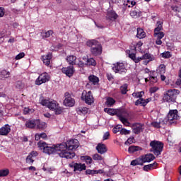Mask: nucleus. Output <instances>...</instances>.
I'll use <instances>...</instances> for the list:
<instances>
[{
	"label": "nucleus",
	"instance_id": "f257e3e1",
	"mask_svg": "<svg viewBox=\"0 0 181 181\" xmlns=\"http://www.w3.org/2000/svg\"><path fill=\"white\" fill-rule=\"evenodd\" d=\"M65 144V148L62 149V152L59 153L61 158H65L66 159H73L76 156V153L71 151L74 149H77L80 145L78 140L74 139L68 141L66 143H62L61 145Z\"/></svg>",
	"mask_w": 181,
	"mask_h": 181
},
{
	"label": "nucleus",
	"instance_id": "f03ea898",
	"mask_svg": "<svg viewBox=\"0 0 181 181\" xmlns=\"http://www.w3.org/2000/svg\"><path fill=\"white\" fill-rule=\"evenodd\" d=\"M39 148L45 153H47L48 155H52V153H56V152L58 153V155H60L61 152H63V149H66V144H57V145H50L46 144V142H38Z\"/></svg>",
	"mask_w": 181,
	"mask_h": 181
},
{
	"label": "nucleus",
	"instance_id": "7ed1b4c3",
	"mask_svg": "<svg viewBox=\"0 0 181 181\" xmlns=\"http://www.w3.org/2000/svg\"><path fill=\"white\" fill-rule=\"evenodd\" d=\"M86 45L90 47V52L93 56H100V54L103 53V47L98 41L95 40H90L87 41Z\"/></svg>",
	"mask_w": 181,
	"mask_h": 181
},
{
	"label": "nucleus",
	"instance_id": "20e7f679",
	"mask_svg": "<svg viewBox=\"0 0 181 181\" xmlns=\"http://www.w3.org/2000/svg\"><path fill=\"white\" fill-rule=\"evenodd\" d=\"M150 152H153L156 155V156H159L162 153V151H163V146L164 144L163 142L159 141H151L150 142Z\"/></svg>",
	"mask_w": 181,
	"mask_h": 181
},
{
	"label": "nucleus",
	"instance_id": "39448f33",
	"mask_svg": "<svg viewBox=\"0 0 181 181\" xmlns=\"http://www.w3.org/2000/svg\"><path fill=\"white\" fill-rule=\"evenodd\" d=\"M179 94H180V91L177 89L168 90L164 94L163 100L166 101V103H175Z\"/></svg>",
	"mask_w": 181,
	"mask_h": 181
},
{
	"label": "nucleus",
	"instance_id": "423d86ee",
	"mask_svg": "<svg viewBox=\"0 0 181 181\" xmlns=\"http://www.w3.org/2000/svg\"><path fill=\"white\" fill-rule=\"evenodd\" d=\"M136 51L134 50L133 52H131L129 53V57L134 62V63H139L141 60H148V62H152V57H151V54L146 53L141 57H137L135 56Z\"/></svg>",
	"mask_w": 181,
	"mask_h": 181
},
{
	"label": "nucleus",
	"instance_id": "0eeeda50",
	"mask_svg": "<svg viewBox=\"0 0 181 181\" xmlns=\"http://www.w3.org/2000/svg\"><path fill=\"white\" fill-rule=\"evenodd\" d=\"M81 98L82 101H85L86 104H88V105H91L94 103V97H93V93L90 90L88 92L83 90Z\"/></svg>",
	"mask_w": 181,
	"mask_h": 181
},
{
	"label": "nucleus",
	"instance_id": "6e6552de",
	"mask_svg": "<svg viewBox=\"0 0 181 181\" xmlns=\"http://www.w3.org/2000/svg\"><path fill=\"white\" fill-rule=\"evenodd\" d=\"M49 80L50 76H49V74L45 72L38 76L35 81V84L37 86H40L41 84H43V83H47Z\"/></svg>",
	"mask_w": 181,
	"mask_h": 181
},
{
	"label": "nucleus",
	"instance_id": "1a4fd4ad",
	"mask_svg": "<svg viewBox=\"0 0 181 181\" xmlns=\"http://www.w3.org/2000/svg\"><path fill=\"white\" fill-rule=\"evenodd\" d=\"M65 99L64 100V105L66 107H74V104H76V100L74 98H71V95L69 92H66L64 93Z\"/></svg>",
	"mask_w": 181,
	"mask_h": 181
},
{
	"label": "nucleus",
	"instance_id": "9d476101",
	"mask_svg": "<svg viewBox=\"0 0 181 181\" xmlns=\"http://www.w3.org/2000/svg\"><path fill=\"white\" fill-rule=\"evenodd\" d=\"M112 70L115 73H119V74H123V73H127V68H125V65L124 64V63L117 62L116 64H114Z\"/></svg>",
	"mask_w": 181,
	"mask_h": 181
},
{
	"label": "nucleus",
	"instance_id": "9b49d317",
	"mask_svg": "<svg viewBox=\"0 0 181 181\" xmlns=\"http://www.w3.org/2000/svg\"><path fill=\"white\" fill-rule=\"evenodd\" d=\"M71 168H74V172L76 173H80L83 172V170H86L87 169V166H86V164L83 163H74L72 164H70Z\"/></svg>",
	"mask_w": 181,
	"mask_h": 181
},
{
	"label": "nucleus",
	"instance_id": "f8f14e48",
	"mask_svg": "<svg viewBox=\"0 0 181 181\" xmlns=\"http://www.w3.org/2000/svg\"><path fill=\"white\" fill-rule=\"evenodd\" d=\"M144 124L142 123H134L133 124L132 128L134 134L136 135H139L141 132H144Z\"/></svg>",
	"mask_w": 181,
	"mask_h": 181
},
{
	"label": "nucleus",
	"instance_id": "ddd939ff",
	"mask_svg": "<svg viewBox=\"0 0 181 181\" xmlns=\"http://www.w3.org/2000/svg\"><path fill=\"white\" fill-rule=\"evenodd\" d=\"M178 117L179 116L177 115V110H170L168 115L169 122H170L171 124L175 122V121H176Z\"/></svg>",
	"mask_w": 181,
	"mask_h": 181
},
{
	"label": "nucleus",
	"instance_id": "4468645a",
	"mask_svg": "<svg viewBox=\"0 0 181 181\" xmlns=\"http://www.w3.org/2000/svg\"><path fill=\"white\" fill-rule=\"evenodd\" d=\"M62 71L64 74H66L67 77H71L74 74V66H70L68 67H63Z\"/></svg>",
	"mask_w": 181,
	"mask_h": 181
},
{
	"label": "nucleus",
	"instance_id": "2eb2a0df",
	"mask_svg": "<svg viewBox=\"0 0 181 181\" xmlns=\"http://www.w3.org/2000/svg\"><path fill=\"white\" fill-rule=\"evenodd\" d=\"M154 37L156 38V44L160 45H162V40L165 37V33L160 32V33H154L153 34Z\"/></svg>",
	"mask_w": 181,
	"mask_h": 181
},
{
	"label": "nucleus",
	"instance_id": "dca6fc26",
	"mask_svg": "<svg viewBox=\"0 0 181 181\" xmlns=\"http://www.w3.org/2000/svg\"><path fill=\"white\" fill-rule=\"evenodd\" d=\"M35 128H37V129H40V131H43L47 128V124L45 122H41L40 120L37 119L35 123Z\"/></svg>",
	"mask_w": 181,
	"mask_h": 181
},
{
	"label": "nucleus",
	"instance_id": "f3484780",
	"mask_svg": "<svg viewBox=\"0 0 181 181\" xmlns=\"http://www.w3.org/2000/svg\"><path fill=\"white\" fill-rule=\"evenodd\" d=\"M9 132H11V127L9 124H6L0 128V135L6 136Z\"/></svg>",
	"mask_w": 181,
	"mask_h": 181
},
{
	"label": "nucleus",
	"instance_id": "a211bd4d",
	"mask_svg": "<svg viewBox=\"0 0 181 181\" xmlns=\"http://www.w3.org/2000/svg\"><path fill=\"white\" fill-rule=\"evenodd\" d=\"M117 117L121 121L122 118H128L129 117V113L126 110H117Z\"/></svg>",
	"mask_w": 181,
	"mask_h": 181
},
{
	"label": "nucleus",
	"instance_id": "6ab92c4d",
	"mask_svg": "<svg viewBox=\"0 0 181 181\" xmlns=\"http://www.w3.org/2000/svg\"><path fill=\"white\" fill-rule=\"evenodd\" d=\"M96 149L98 153L103 155V153H105V152H107V146L104 144H98L96 146Z\"/></svg>",
	"mask_w": 181,
	"mask_h": 181
},
{
	"label": "nucleus",
	"instance_id": "aec40b11",
	"mask_svg": "<svg viewBox=\"0 0 181 181\" xmlns=\"http://www.w3.org/2000/svg\"><path fill=\"white\" fill-rule=\"evenodd\" d=\"M36 121L37 119L27 120L25 122L26 128H29L30 129H34V128H36Z\"/></svg>",
	"mask_w": 181,
	"mask_h": 181
},
{
	"label": "nucleus",
	"instance_id": "412c9836",
	"mask_svg": "<svg viewBox=\"0 0 181 181\" xmlns=\"http://www.w3.org/2000/svg\"><path fill=\"white\" fill-rule=\"evenodd\" d=\"M42 62L45 66L50 65V60H52V53H49L46 56H42Z\"/></svg>",
	"mask_w": 181,
	"mask_h": 181
},
{
	"label": "nucleus",
	"instance_id": "4be33fe9",
	"mask_svg": "<svg viewBox=\"0 0 181 181\" xmlns=\"http://www.w3.org/2000/svg\"><path fill=\"white\" fill-rule=\"evenodd\" d=\"M141 156L143 157V161L144 163L146 162H151V160H155V156L152 153H148Z\"/></svg>",
	"mask_w": 181,
	"mask_h": 181
},
{
	"label": "nucleus",
	"instance_id": "5701e85b",
	"mask_svg": "<svg viewBox=\"0 0 181 181\" xmlns=\"http://www.w3.org/2000/svg\"><path fill=\"white\" fill-rule=\"evenodd\" d=\"M118 18V15L115 11H108L107 14V19L109 21H115Z\"/></svg>",
	"mask_w": 181,
	"mask_h": 181
},
{
	"label": "nucleus",
	"instance_id": "b1692460",
	"mask_svg": "<svg viewBox=\"0 0 181 181\" xmlns=\"http://www.w3.org/2000/svg\"><path fill=\"white\" fill-rule=\"evenodd\" d=\"M11 77V72L6 70H2L0 72V80H5V78H9Z\"/></svg>",
	"mask_w": 181,
	"mask_h": 181
},
{
	"label": "nucleus",
	"instance_id": "393cba45",
	"mask_svg": "<svg viewBox=\"0 0 181 181\" xmlns=\"http://www.w3.org/2000/svg\"><path fill=\"white\" fill-rule=\"evenodd\" d=\"M136 37L139 39H144V37H146V33H145L142 28H137Z\"/></svg>",
	"mask_w": 181,
	"mask_h": 181
},
{
	"label": "nucleus",
	"instance_id": "a878e982",
	"mask_svg": "<svg viewBox=\"0 0 181 181\" xmlns=\"http://www.w3.org/2000/svg\"><path fill=\"white\" fill-rule=\"evenodd\" d=\"M88 80L90 83H92L94 86L96 84H98V82L100 81V78L98 77L94 76V75H90L88 76Z\"/></svg>",
	"mask_w": 181,
	"mask_h": 181
},
{
	"label": "nucleus",
	"instance_id": "bb28decb",
	"mask_svg": "<svg viewBox=\"0 0 181 181\" xmlns=\"http://www.w3.org/2000/svg\"><path fill=\"white\" fill-rule=\"evenodd\" d=\"M76 60H77V57L74 55L69 56L66 58V61L71 66H74L76 64Z\"/></svg>",
	"mask_w": 181,
	"mask_h": 181
},
{
	"label": "nucleus",
	"instance_id": "cd10ccee",
	"mask_svg": "<svg viewBox=\"0 0 181 181\" xmlns=\"http://www.w3.org/2000/svg\"><path fill=\"white\" fill-rule=\"evenodd\" d=\"M76 112L79 115H86L88 112V108L80 107L76 108Z\"/></svg>",
	"mask_w": 181,
	"mask_h": 181
},
{
	"label": "nucleus",
	"instance_id": "c85d7f7f",
	"mask_svg": "<svg viewBox=\"0 0 181 181\" xmlns=\"http://www.w3.org/2000/svg\"><path fill=\"white\" fill-rule=\"evenodd\" d=\"M58 105L59 103H57L56 100L49 101L47 108H49V110H52V111H54V110H56V107Z\"/></svg>",
	"mask_w": 181,
	"mask_h": 181
},
{
	"label": "nucleus",
	"instance_id": "c756f323",
	"mask_svg": "<svg viewBox=\"0 0 181 181\" xmlns=\"http://www.w3.org/2000/svg\"><path fill=\"white\" fill-rule=\"evenodd\" d=\"M85 66H97V62L93 58H88L85 63Z\"/></svg>",
	"mask_w": 181,
	"mask_h": 181
},
{
	"label": "nucleus",
	"instance_id": "7c9ffc66",
	"mask_svg": "<svg viewBox=\"0 0 181 181\" xmlns=\"http://www.w3.org/2000/svg\"><path fill=\"white\" fill-rule=\"evenodd\" d=\"M156 165H158V163H154L152 164L144 165V170H145L146 172H149V170H152V169H155V168L156 167Z\"/></svg>",
	"mask_w": 181,
	"mask_h": 181
},
{
	"label": "nucleus",
	"instance_id": "2f4dec72",
	"mask_svg": "<svg viewBox=\"0 0 181 181\" xmlns=\"http://www.w3.org/2000/svg\"><path fill=\"white\" fill-rule=\"evenodd\" d=\"M157 73L158 74H165L166 73V66L165 64H160L157 69Z\"/></svg>",
	"mask_w": 181,
	"mask_h": 181
},
{
	"label": "nucleus",
	"instance_id": "473e14b6",
	"mask_svg": "<svg viewBox=\"0 0 181 181\" xmlns=\"http://www.w3.org/2000/svg\"><path fill=\"white\" fill-rule=\"evenodd\" d=\"M104 111L105 112H107V114H109V115H117V113L118 112V110L111 108H105Z\"/></svg>",
	"mask_w": 181,
	"mask_h": 181
},
{
	"label": "nucleus",
	"instance_id": "72a5a7b5",
	"mask_svg": "<svg viewBox=\"0 0 181 181\" xmlns=\"http://www.w3.org/2000/svg\"><path fill=\"white\" fill-rule=\"evenodd\" d=\"M129 153H134L135 152H138V151H141V147L136 146H131L129 147Z\"/></svg>",
	"mask_w": 181,
	"mask_h": 181
},
{
	"label": "nucleus",
	"instance_id": "f704fd0d",
	"mask_svg": "<svg viewBox=\"0 0 181 181\" xmlns=\"http://www.w3.org/2000/svg\"><path fill=\"white\" fill-rule=\"evenodd\" d=\"M163 30V26L162 25V23L160 21L157 22V27L154 29V33H160Z\"/></svg>",
	"mask_w": 181,
	"mask_h": 181
},
{
	"label": "nucleus",
	"instance_id": "c9c22d12",
	"mask_svg": "<svg viewBox=\"0 0 181 181\" xmlns=\"http://www.w3.org/2000/svg\"><path fill=\"white\" fill-rule=\"evenodd\" d=\"M115 104V100L112 98H107L106 100V105L107 107H112L113 105Z\"/></svg>",
	"mask_w": 181,
	"mask_h": 181
},
{
	"label": "nucleus",
	"instance_id": "e433bc0d",
	"mask_svg": "<svg viewBox=\"0 0 181 181\" xmlns=\"http://www.w3.org/2000/svg\"><path fill=\"white\" fill-rule=\"evenodd\" d=\"M120 93L123 95H125L127 93H128V84L125 83L120 86Z\"/></svg>",
	"mask_w": 181,
	"mask_h": 181
},
{
	"label": "nucleus",
	"instance_id": "4c0bfd02",
	"mask_svg": "<svg viewBox=\"0 0 181 181\" xmlns=\"http://www.w3.org/2000/svg\"><path fill=\"white\" fill-rule=\"evenodd\" d=\"M9 175V169L0 170V177H5Z\"/></svg>",
	"mask_w": 181,
	"mask_h": 181
},
{
	"label": "nucleus",
	"instance_id": "58836bf2",
	"mask_svg": "<svg viewBox=\"0 0 181 181\" xmlns=\"http://www.w3.org/2000/svg\"><path fill=\"white\" fill-rule=\"evenodd\" d=\"M145 94V92L141 91V92H134L132 93V96L134 98H142V96Z\"/></svg>",
	"mask_w": 181,
	"mask_h": 181
},
{
	"label": "nucleus",
	"instance_id": "ea45409f",
	"mask_svg": "<svg viewBox=\"0 0 181 181\" xmlns=\"http://www.w3.org/2000/svg\"><path fill=\"white\" fill-rule=\"evenodd\" d=\"M142 45H144V43H142V42H139L136 46L134 47V49L132 51H129V54L130 53H134V50H135V52H136V49H139V50H141V47H142Z\"/></svg>",
	"mask_w": 181,
	"mask_h": 181
},
{
	"label": "nucleus",
	"instance_id": "a19ab883",
	"mask_svg": "<svg viewBox=\"0 0 181 181\" xmlns=\"http://www.w3.org/2000/svg\"><path fill=\"white\" fill-rule=\"evenodd\" d=\"M52 35H53V30H49L42 34V38L47 39V37H50V36H52Z\"/></svg>",
	"mask_w": 181,
	"mask_h": 181
},
{
	"label": "nucleus",
	"instance_id": "79ce46f5",
	"mask_svg": "<svg viewBox=\"0 0 181 181\" xmlns=\"http://www.w3.org/2000/svg\"><path fill=\"white\" fill-rule=\"evenodd\" d=\"M56 115H60L62 112H63V107L59 106V105L57 106V107L54 110Z\"/></svg>",
	"mask_w": 181,
	"mask_h": 181
},
{
	"label": "nucleus",
	"instance_id": "37998d69",
	"mask_svg": "<svg viewBox=\"0 0 181 181\" xmlns=\"http://www.w3.org/2000/svg\"><path fill=\"white\" fill-rule=\"evenodd\" d=\"M122 129V126L118 124L113 128L112 132H113V134H117V133L119 132V131H121Z\"/></svg>",
	"mask_w": 181,
	"mask_h": 181
},
{
	"label": "nucleus",
	"instance_id": "c03bdc74",
	"mask_svg": "<svg viewBox=\"0 0 181 181\" xmlns=\"http://www.w3.org/2000/svg\"><path fill=\"white\" fill-rule=\"evenodd\" d=\"M84 160L86 161V163H88V165H91L92 162H93V158H91V157L88 156H86L82 157Z\"/></svg>",
	"mask_w": 181,
	"mask_h": 181
},
{
	"label": "nucleus",
	"instance_id": "a18cd8bd",
	"mask_svg": "<svg viewBox=\"0 0 181 181\" xmlns=\"http://www.w3.org/2000/svg\"><path fill=\"white\" fill-rule=\"evenodd\" d=\"M127 4H124V5H125L126 6H128V8H132V6H134V5L136 4V2L134 1H129L127 0Z\"/></svg>",
	"mask_w": 181,
	"mask_h": 181
},
{
	"label": "nucleus",
	"instance_id": "49530a36",
	"mask_svg": "<svg viewBox=\"0 0 181 181\" xmlns=\"http://www.w3.org/2000/svg\"><path fill=\"white\" fill-rule=\"evenodd\" d=\"M136 162H137V164L142 166L144 165V163H145V162L144 161V158L142 157V156L136 159Z\"/></svg>",
	"mask_w": 181,
	"mask_h": 181
},
{
	"label": "nucleus",
	"instance_id": "de8ad7c7",
	"mask_svg": "<svg viewBox=\"0 0 181 181\" xmlns=\"http://www.w3.org/2000/svg\"><path fill=\"white\" fill-rule=\"evenodd\" d=\"M93 159L94 160H103V156H101L100 154H94L93 156Z\"/></svg>",
	"mask_w": 181,
	"mask_h": 181
},
{
	"label": "nucleus",
	"instance_id": "09e8293b",
	"mask_svg": "<svg viewBox=\"0 0 181 181\" xmlns=\"http://www.w3.org/2000/svg\"><path fill=\"white\" fill-rule=\"evenodd\" d=\"M120 134L121 135H129V134H131V131L127 130V129H121Z\"/></svg>",
	"mask_w": 181,
	"mask_h": 181
},
{
	"label": "nucleus",
	"instance_id": "8fccbe9b",
	"mask_svg": "<svg viewBox=\"0 0 181 181\" xmlns=\"http://www.w3.org/2000/svg\"><path fill=\"white\" fill-rule=\"evenodd\" d=\"M49 103L50 101H49L48 100L43 99L41 100L40 104H42V105H44L45 107H49Z\"/></svg>",
	"mask_w": 181,
	"mask_h": 181
},
{
	"label": "nucleus",
	"instance_id": "3c124183",
	"mask_svg": "<svg viewBox=\"0 0 181 181\" xmlns=\"http://www.w3.org/2000/svg\"><path fill=\"white\" fill-rule=\"evenodd\" d=\"M120 121L121 122H122V124H124V125H125V127H129L130 123L129 122H128V119H127V118H122Z\"/></svg>",
	"mask_w": 181,
	"mask_h": 181
},
{
	"label": "nucleus",
	"instance_id": "603ef678",
	"mask_svg": "<svg viewBox=\"0 0 181 181\" xmlns=\"http://www.w3.org/2000/svg\"><path fill=\"white\" fill-rule=\"evenodd\" d=\"M162 57L164 59H169L170 57H172V55L170 52H166L162 54Z\"/></svg>",
	"mask_w": 181,
	"mask_h": 181
},
{
	"label": "nucleus",
	"instance_id": "864d4df0",
	"mask_svg": "<svg viewBox=\"0 0 181 181\" xmlns=\"http://www.w3.org/2000/svg\"><path fill=\"white\" fill-rule=\"evenodd\" d=\"M149 80H150V81H151V83H157L158 82V78L156 76H153V74L150 76Z\"/></svg>",
	"mask_w": 181,
	"mask_h": 181
},
{
	"label": "nucleus",
	"instance_id": "5fc2aeb1",
	"mask_svg": "<svg viewBox=\"0 0 181 181\" xmlns=\"http://www.w3.org/2000/svg\"><path fill=\"white\" fill-rule=\"evenodd\" d=\"M26 162L27 163H30V164H32L33 163V162H35L34 160H33V157L32 156H28L27 158H26Z\"/></svg>",
	"mask_w": 181,
	"mask_h": 181
},
{
	"label": "nucleus",
	"instance_id": "6e6d98bb",
	"mask_svg": "<svg viewBox=\"0 0 181 181\" xmlns=\"http://www.w3.org/2000/svg\"><path fill=\"white\" fill-rule=\"evenodd\" d=\"M25 57V53L21 52L16 57V60H21V59H23Z\"/></svg>",
	"mask_w": 181,
	"mask_h": 181
},
{
	"label": "nucleus",
	"instance_id": "4d7b16f0",
	"mask_svg": "<svg viewBox=\"0 0 181 181\" xmlns=\"http://www.w3.org/2000/svg\"><path fill=\"white\" fill-rule=\"evenodd\" d=\"M139 15V13L136 12V11H132L130 12V16H132V18H137Z\"/></svg>",
	"mask_w": 181,
	"mask_h": 181
},
{
	"label": "nucleus",
	"instance_id": "13d9d810",
	"mask_svg": "<svg viewBox=\"0 0 181 181\" xmlns=\"http://www.w3.org/2000/svg\"><path fill=\"white\" fill-rule=\"evenodd\" d=\"M159 90V88L157 86H153L150 88V93L153 94V93H156Z\"/></svg>",
	"mask_w": 181,
	"mask_h": 181
},
{
	"label": "nucleus",
	"instance_id": "bf43d9fd",
	"mask_svg": "<svg viewBox=\"0 0 181 181\" xmlns=\"http://www.w3.org/2000/svg\"><path fill=\"white\" fill-rule=\"evenodd\" d=\"M31 112H33V110L32 109H29L28 107H25L24 108V114L25 115L28 114H30Z\"/></svg>",
	"mask_w": 181,
	"mask_h": 181
},
{
	"label": "nucleus",
	"instance_id": "052dcab7",
	"mask_svg": "<svg viewBox=\"0 0 181 181\" xmlns=\"http://www.w3.org/2000/svg\"><path fill=\"white\" fill-rule=\"evenodd\" d=\"M152 127L154 128H160V123L158 122H153L151 123Z\"/></svg>",
	"mask_w": 181,
	"mask_h": 181
},
{
	"label": "nucleus",
	"instance_id": "680f3d73",
	"mask_svg": "<svg viewBox=\"0 0 181 181\" xmlns=\"http://www.w3.org/2000/svg\"><path fill=\"white\" fill-rule=\"evenodd\" d=\"M149 103V100L148 99H144L141 98V105H143V107H145V105H146V104H148Z\"/></svg>",
	"mask_w": 181,
	"mask_h": 181
},
{
	"label": "nucleus",
	"instance_id": "e2e57ef3",
	"mask_svg": "<svg viewBox=\"0 0 181 181\" xmlns=\"http://www.w3.org/2000/svg\"><path fill=\"white\" fill-rule=\"evenodd\" d=\"M108 138H110V132H107L103 135V141H107V139H108Z\"/></svg>",
	"mask_w": 181,
	"mask_h": 181
},
{
	"label": "nucleus",
	"instance_id": "0e129e2a",
	"mask_svg": "<svg viewBox=\"0 0 181 181\" xmlns=\"http://www.w3.org/2000/svg\"><path fill=\"white\" fill-rule=\"evenodd\" d=\"M106 76L107 80H109V81H112V80H114V77H112V74H107Z\"/></svg>",
	"mask_w": 181,
	"mask_h": 181
},
{
	"label": "nucleus",
	"instance_id": "69168bd1",
	"mask_svg": "<svg viewBox=\"0 0 181 181\" xmlns=\"http://www.w3.org/2000/svg\"><path fill=\"white\" fill-rule=\"evenodd\" d=\"M5 15V8L0 7V18H2Z\"/></svg>",
	"mask_w": 181,
	"mask_h": 181
},
{
	"label": "nucleus",
	"instance_id": "338daca9",
	"mask_svg": "<svg viewBox=\"0 0 181 181\" xmlns=\"http://www.w3.org/2000/svg\"><path fill=\"white\" fill-rule=\"evenodd\" d=\"M40 137L42 139H47V134H46V133H41L40 134Z\"/></svg>",
	"mask_w": 181,
	"mask_h": 181
},
{
	"label": "nucleus",
	"instance_id": "774afa93",
	"mask_svg": "<svg viewBox=\"0 0 181 181\" xmlns=\"http://www.w3.org/2000/svg\"><path fill=\"white\" fill-rule=\"evenodd\" d=\"M37 155V151H32L28 156H31V158H35Z\"/></svg>",
	"mask_w": 181,
	"mask_h": 181
}]
</instances>
